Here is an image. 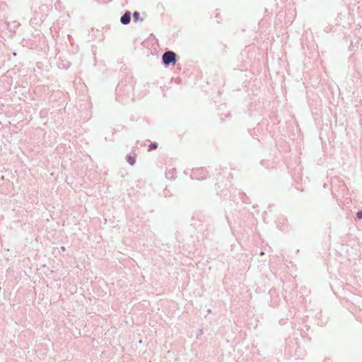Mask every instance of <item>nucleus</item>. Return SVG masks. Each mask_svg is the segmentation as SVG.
Masks as SVG:
<instances>
[{
	"label": "nucleus",
	"mask_w": 362,
	"mask_h": 362,
	"mask_svg": "<svg viewBox=\"0 0 362 362\" xmlns=\"http://www.w3.org/2000/svg\"><path fill=\"white\" fill-rule=\"evenodd\" d=\"M356 216L358 218H362V211H358Z\"/></svg>",
	"instance_id": "423d86ee"
},
{
	"label": "nucleus",
	"mask_w": 362,
	"mask_h": 362,
	"mask_svg": "<svg viewBox=\"0 0 362 362\" xmlns=\"http://www.w3.org/2000/svg\"><path fill=\"white\" fill-rule=\"evenodd\" d=\"M135 160H136V159H135V158H134V157H133V156H129V157H128V158H127V161H128V163H129V164H131V165L134 164Z\"/></svg>",
	"instance_id": "7ed1b4c3"
},
{
	"label": "nucleus",
	"mask_w": 362,
	"mask_h": 362,
	"mask_svg": "<svg viewBox=\"0 0 362 362\" xmlns=\"http://www.w3.org/2000/svg\"><path fill=\"white\" fill-rule=\"evenodd\" d=\"M175 54L173 52L168 51L165 52L163 55V62L165 65H168L170 63L175 64Z\"/></svg>",
	"instance_id": "f257e3e1"
},
{
	"label": "nucleus",
	"mask_w": 362,
	"mask_h": 362,
	"mask_svg": "<svg viewBox=\"0 0 362 362\" xmlns=\"http://www.w3.org/2000/svg\"><path fill=\"white\" fill-rule=\"evenodd\" d=\"M121 23L123 24H127L130 21V13L129 12L125 13L121 18Z\"/></svg>",
	"instance_id": "f03ea898"
},
{
	"label": "nucleus",
	"mask_w": 362,
	"mask_h": 362,
	"mask_svg": "<svg viewBox=\"0 0 362 362\" xmlns=\"http://www.w3.org/2000/svg\"><path fill=\"white\" fill-rule=\"evenodd\" d=\"M133 17L136 20L139 19V13L138 12H134V14H133Z\"/></svg>",
	"instance_id": "20e7f679"
},
{
	"label": "nucleus",
	"mask_w": 362,
	"mask_h": 362,
	"mask_svg": "<svg viewBox=\"0 0 362 362\" xmlns=\"http://www.w3.org/2000/svg\"><path fill=\"white\" fill-rule=\"evenodd\" d=\"M157 148V145L156 144H151L149 148V151L152 149H156Z\"/></svg>",
	"instance_id": "39448f33"
}]
</instances>
